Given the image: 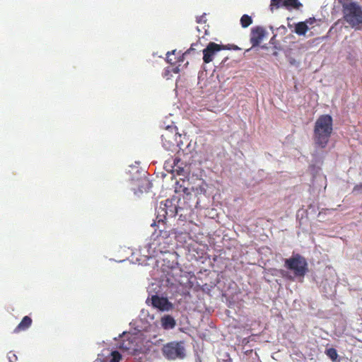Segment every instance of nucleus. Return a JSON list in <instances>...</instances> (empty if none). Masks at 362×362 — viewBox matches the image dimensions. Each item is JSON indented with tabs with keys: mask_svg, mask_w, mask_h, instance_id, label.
I'll return each mask as SVG.
<instances>
[{
	"mask_svg": "<svg viewBox=\"0 0 362 362\" xmlns=\"http://www.w3.org/2000/svg\"><path fill=\"white\" fill-rule=\"evenodd\" d=\"M172 71H173V73L177 74V73H179V71H180V69H179V67H178V66H176V67H175V68H173V69Z\"/></svg>",
	"mask_w": 362,
	"mask_h": 362,
	"instance_id": "412c9836",
	"label": "nucleus"
},
{
	"mask_svg": "<svg viewBox=\"0 0 362 362\" xmlns=\"http://www.w3.org/2000/svg\"><path fill=\"white\" fill-rule=\"evenodd\" d=\"M342 5L344 21L351 27L358 30L362 25V8L356 3L349 2V0H338Z\"/></svg>",
	"mask_w": 362,
	"mask_h": 362,
	"instance_id": "f03ea898",
	"label": "nucleus"
},
{
	"mask_svg": "<svg viewBox=\"0 0 362 362\" xmlns=\"http://www.w3.org/2000/svg\"><path fill=\"white\" fill-rule=\"evenodd\" d=\"M266 35V30L261 26L252 28L250 33V42L252 47L259 45Z\"/></svg>",
	"mask_w": 362,
	"mask_h": 362,
	"instance_id": "6e6552de",
	"label": "nucleus"
},
{
	"mask_svg": "<svg viewBox=\"0 0 362 362\" xmlns=\"http://www.w3.org/2000/svg\"><path fill=\"white\" fill-rule=\"evenodd\" d=\"M163 356L170 360L183 358L185 356V347L182 341H172L163 346Z\"/></svg>",
	"mask_w": 362,
	"mask_h": 362,
	"instance_id": "20e7f679",
	"label": "nucleus"
},
{
	"mask_svg": "<svg viewBox=\"0 0 362 362\" xmlns=\"http://www.w3.org/2000/svg\"><path fill=\"white\" fill-rule=\"evenodd\" d=\"M189 50H188L187 52H186L184 54H182V56H180L177 59V60H173V58L170 57V55L171 54H175V52H176V50H173L172 52H168L167 53V61L170 63V64H175L177 62H183V59H184V55L185 54H187Z\"/></svg>",
	"mask_w": 362,
	"mask_h": 362,
	"instance_id": "4468645a",
	"label": "nucleus"
},
{
	"mask_svg": "<svg viewBox=\"0 0 362 362\" xmlns=\"http://www.w3.org/2000/svg\"><path fill=\"white\" fill-rule=\"evenodd\" d=\"M316 21L315 18H310L307 19L305 22L307 23V25H312Z\"/></svg>",
	"mask_w": 362,
	"mask_h": 362,
	"instance_id": "6ab92c4d",
	"label": "nucleus"
},
{
	"mask_svg": "<svg viewBox=\"0 0 362 362\" xmlns=\"http://www.w3.org/2000/svg\"><path fill=\"white\" fill-rule=\"evenodd\" d=\"M239 49V48L237 46H235L234 49Z\"/></svg>",
	"mask_w": 362,
	"mask_h": 362,
	"instance_id": "393cba45",
	"label": "nucleus"
},
{
	"mask_svg": "<svg viewBox=\"0 0 362 362\" xmlns=\"http://www.w3.org/2000/svg\"><path fill=\"white\" fill-rule=\"evenodd\" d=\"M151 304L154 308H156L163 311H168L172 309V303L166 298L163 297H159L157 295L152 296Z\"/></svg>",
	"mask_w": 362,
	"mask_h": 362,
	"instance_id": "0eeeda50",
	"label": "nucleus"
},
{
	"mask_svg": "<svg viewBox=\"0 0 362 362\" xmlns=\"http://www.w3.org/2000/svg\"><path fill=\"white\" fill-rule=\"evenodd\" d=\"M308 30L309 27L305 22H299L295 25V33L298 35H305Z\"/></svg>",
	"mask_w": 362,
	"mask_h": 362,
	"instance_id": "f8f14e48",
	"label": "nucleus"
},
{
	"mask_svg": "<svg viewBox=\"0 0 362 362\" xmlns=\"http://www.w3.org/2000/svg\"><path fill=\"white\" fill-rule=\"evenodd\" d=\"M295 62H296L295 59H291V60H290V63H291V64H295Z\"/></svg>",
	"mask_w": 362,
	"mask_h": 362,
	"instance_id": "5701e85b",
	"label": "nucleus"
},
{
	"mask_svg": "<svg viewBox=\"0 0 362 362\" xmlns=\"http://www.w3.org/2000/svg\"><path fill=\"white\" fill-rule=\"evenodd\" d=\"M161 326L165 329H173L176 325L175 319L170 315H165L160 319Z\"/></svg>",
	"mask_w": 362,
	"mask_h": 362,
	"instance_id": "9d476101",
	"label": "nucleus"
},
{
	"mask_svg": "<svg viewBox=\"0 0 362 362\" xmlns=\"http://www.w3.org/2000/svg\"><path fill=\"white\" fill-rule=\"evenodd\" d=\"M281 6L285 7L287 10L299 9L303 6L298 0H271L270 9L272 11L274 8H279Z\"/></svg>",
	"mask_w": 362,
	"mask_h": 362,
	"instance_id": "39448f33",
	"label": "nucleus"
},
{
	"mask_svg": "<svg viewBox=\"0 0 362 362\" xmlns=\"http://www.w3.org/2000/svg\"><path fill=\"white\" fill-rule=\"evenodd\" d=\"M284 266L293 272L296 276L303 277L308 272V263L305 257L299 254L285 259Z\"/></svg>",
	"mask_w": 362,
	"mask_h": 362,
	"instance_id": "7ed1b4c3",
	"label": "nucleus"
},
{
	"mask_svg": "<svg viewBox=\"0 0 362 362\" xmlns=\"http://www.w3.org/2000/svg\"><path fill=\"white\" fill-rule=\"evenodd\" d=\"M225 47L211 42L203 50V61L208 64L213 61L214 55L219 51L224 49Z\"/></svg>",
	"mask_w": 362,
	"mask_h": 362,
	"instance_id": "423d86ee",
	"label": "nucleus"
},
{
	"mask_svg": "<svg viewBox=\"0 0 362 362\" xmlns=\"http://www.w3.org/2000/svg\"><path fill=\"white\" fill-rule=\"evenodd\" d=\"M168 215L167 216L173 217L175 216L177 213V207L173 204V202L171 201V204H168Z\"/></svg>",
	"mask_w": 362,
	"mask_h": 362,
	"instance_id": "dca6fc26",
	"label": "nucleus"
},
{
	"mask_svg": "<svg viewBox=\"0 0 362 362\" xmlns=\"http://www.w3.org/2000/svg\"><path fill=\"white\" fill-rule=\"evenodd\" d=\"M180 161V159L178 158H175L173 160V164H174V168L175 167H177L178 169H181V168L180 166H178V163Z\"/></svg>",
	"mask_w": 362,
	"mask_h": 362,
	"instance_id": "aec40b11",
	"label": "nucleus"
},
{
	"mask_svg": "<svg viewBox=\"0 0 362 362\" xmlns=\"http://www.w3.org/2000/svg\"><path fill=\"white\" fill-rule=\"evenodd\" d=\"M252 23V18L247 15L244 14L241 18H240V24L241 26L244 28H247L249 25H250Z\"/></svg>",
	"mask_w": 362,
	"mask_h": 362,
	"instance_id": "ddd939ff",
	"label": "nucleus"
},
{
	"mask_svg": "<svg viewBox=\"0 0 362 362\" xmlns=\"http://www.w3.org/2000/svg\"><path fill=\"white\" fill-rule=\"evenodd\" d=\"M175 170H176V171H179V170H178V169H175ZM182 173V172H177V173L178 175H180Z\"/></svg>",
	"mask_w": 362,
	"mask_h": 362,
	"instance_id": "b1692460",
	"label": "nucleus"
},
{
	"mask_svg": "<svg viewBox=\"0 0 362 362\" xmlns=\"http://www.w3.org/2000/svg\"><path fill=\"white\" fill-rule=\"evenodd\" d=\"M325 354L332 361H336L337 360L338 354L334 348L327 349Z\"/></svg>",
	"mask_w": 362,
	"mask_h": 362,
	"instance_id": "2eb2a0df",
	"label": "nucleus"
},
{
	"mask_svg": "<svg viewBox=\"0 0 362 362\" xmlns=\"http://www.w3.org/2000/svg\"><path fill=\"white\" fill-rule=\"evenodd\" d=\"M122 358L121 354L117 351H114L111 353V358L110 362H119Z\"/></svg>",
	"mask_w": 362,
	"mask_h": 362,
	"instance_id": "f3484780",
	"label": "nucleus"
},
{
	"mask_svg": "<svg viewBox=\"0 0 362 362\" xmlns=\"http://www.w3.org/2000/svg\"><path fill=\"white\" fill-rule=\"evenodd\" d=\"M32 319L29 316H25L18 325L15 328L14 332L18 333L28 329L32 325Z\"/></svg>",
	"mask_w": 362,
	"mask_h": 362,
	"instance_id": "9b49d317",
	"label": "nucleus"
},
{
	"mask_svg": "<svg viewBox=\"0 0 362 362\" xmlns=\"http://www.w3.org/2000/svg\"><path fill=\"white\" fill-rule=\"evenodd\" d=\"M332 117L329 115H320L314 127L313 139L316 146L325 148L332 133Z\"/></svg>",
	"mask_w": 362,
	"mask_h": 362,
	"instance_id": "f257e3e1",
	"label": "nucleus"
},
{
	"mask_svg": "<svg viewBox=\"0 0 362 362\" xmlns=\"http://www.w3.org/2000/svg\"><path fill=\"white\" fill-rule=\"evenodd\" d=\"M202 17L197 18V23H200L202 22Z\"/></svg>",
	"mask_w": 362,
	"mask_h": 362,
	"instance_id": "4be33fe9",
	"label": "nucleus"
},
{
	"mask_svg": "<svg viewBox=\"0 0 362 362\" xmlns=\"http://www.w3.org/2000/svg\"><path fill=\"white\" fill-rule=\"evenodd\" d=\"M353 192L356 194L362 193V183L355 185L353 188Z\"/></svg>",
	"mask_w": 362,
	"mask_h": 362,
	"instance_id": "a211bd4d",
	"label": "nucleus"
},
{
	"mask_svg": "<svg viewBox=\"0 0 362 362\" xmlns=\"http://www.w3.org/2000/svg\"><path fill=\"white\" fill-rule=\"evenodd\" d=\"M171 204V201L169 199L165 200L164 202H160L158 209H157V218H158V223L163 222V219H165L167 215H168V204Z\"/></svg>",
	"mask_w": 362,
	"mask_h": 362,
	"instance_id": "1a4fd4ad",
	"label": "nucleus"
}]
</instances>
